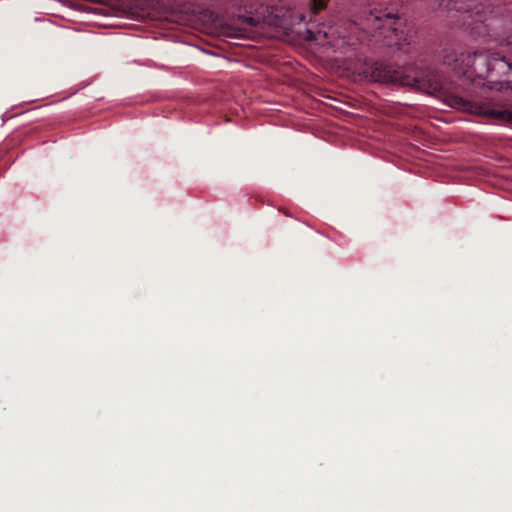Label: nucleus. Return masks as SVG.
<instances>
[{"mask_svg": "<svg viewBox=\"0 0 512 512\" xmlns=\"http://www.w3.org/2000/svg\"><path fill=\"white\" fill-rule=\"evenodd\" d=\"M371 77L376 82L407 86L432 95H438L449 107L454 109L483 114L499 123H512L511 110L484 108L471 100L451 92L443 75L433 69H429L419 75H411L402 68H395L384 63H376L372 69Z\"/></svg>", "mask_w": 512, "mask_h": 512, "instance_id": "f257e3e1", "label": "nucleus"}, {"mask_svg": "<svg viewBox=\"0 0 512 512\" xmlns=\"http://www.w3.org/2000/svg\"><path fill=\"white\" fill-rule=\"evenodd\" d=\"M438 8L459 13L457 22L473 37L512 45V15L493 14L490 4L477 0H441Z\"/></svg>", "mask_w": 512, "mask_h": 512, "instance_id": "f03ea898", "label": "nucleus"}, {"mask_svg": "<svg viewBox=\"0 0 512 512\" xmlns=\"http://www.w3.org/2000/svg\"><path fill=\"white\" fill-rule=\"evenodd\" d=\"M443 63L462 76L473 74L483 76L485 73L503 76L512 72V62L500 53L489 55L480 51L463 52L454 48L443 50Z\"/></svg>", "mask_w": 512, "mask_h": 512, "instance_id": "7ed1b4c3", "label": "nucleus"}, {"mask_svg": "<svg viewBox=\"0 0 512 512\" xmlns=\"http://www.w3.org/2000/svg\"><path fill=\"white\" fill-rule=\"evenodd\" d=\"M361 29L372 37H383L384 45L396 47L397 50L408 52L413 34L410 30L399 29L398 18L395 14L373 9L365 12L361 20Z\"/></svg>", "mask_w": 512, "mask_h": 512, "instance_id": "20e7f679", "label": "nucleus"}, {"mask_svg": "<svg viewBox=\"0 0 512 512\" xmlns=\"http://www.w3.org/2000/svg\"><path fill=\"white\" fill-rule=\"evenodd\" d=\"M329 0H310V9L313 14H318L327 7Z\"/></svg>", "mask_w": 512, "mask_h": 512, "instance_id": "39448f33", "label": "nucleus"}, {"mask_svg": "<svg viewBox=\"0 0 512 512\" xmlns=\"http://www.w3.org/2000/svg\"><path fill=\"white\" fill-rule=\"evenodd\" d=\"M243 22L250 26H257L260 23V19L258 17L246 16L243 18Z\"/></svg>", "mask_w": 512, "mask_h": 512, "instance_id": "423d86ee", "label": "nucleus"}, {"mask_svg": "<svg viewBox=\"0 0 512 512\" xmlns=\"http://www.w3.org/2000/svg\"><path fill=\"white\" fill-rule=\"evenodd\" d=\"M225 33H226V35H227L228 37H233V38H238V37H240V36H241V32H240V30L235 29V28H233V27H227V28H226V32H225Z\"/></svg>", "mask_w": 512, "mask_h": 512, "instance_id": "0eeeda50", "label": "nucleus"}, {"mask_svg": "<svg viewBox=\"0 0 512 512\" xmlns=\"http://www.w3.org/2000/svg\"><path fill=\"white\" fill-rule=\"evenodd\" d=\"M243 7L249 12L252 13L254 10L256 11V8H254L253 5H248L247 3L243 4Z\"/></svg>", "mask_w": 512, "mask_h": 512, "instance_id": "6e6552de", "label": "nucleus"}]
</instances>
